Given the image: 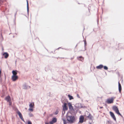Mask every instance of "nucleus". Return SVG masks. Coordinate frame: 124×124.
<instances>
[{
	"mask_svg": "<svg viewBox=\"0 0 124 124\" xmlns=\"http://www.w3.org/2000/svg\"><path fill=\"white\" fill-rule=\"evenodd\" d=\"M67 124V123H65V124Z\"/></svg>",
	"mask_w": 124,
	"mask_h": 124,
	"instance_id": "34",
	"label": "nucleus"
},
{
	"mask_svg": "<svg viewBox=\"0 0 124 124\" xmlns=\"http://www.w3.org/2000/svg\"><path fill=\"white\" fill-rule=\"evenodd\" d=\"M57 119L55 117L52 119V120L49 122L50 124H53L57 122Z\"/></svg>",
	"mask_w": 124,
	"mask_h": 124,
	"instance_id": "5",
	"label": "nucleus"
},
{
	"mask_svg": "<svg viewBox=\"0 0 124 124\" xmlns=\"http://www.w3.org/2000/svg\"><path fill=\"white\" fill-rule=\"evenodd\" d=\"M78 59L79 60L82 61L83 60L84 58L82 56H79L77 57Z\"/></svg>",
	"mask_w": 124,
	"mask_h": 124,
	"instance_id": "17",
	"label": "nucleus"
},
{
	"mask_svg": "<svg viewBox=\"0 0 124 124\" xmlns=\"http://www.w3.org/2000/svg\"><path fill=\"white\" fill-rule=\"evenodd\" d=\"M118 89L119 92L120 93L121 90L122 88L121 85L119 82H118Z\"/></svg>",
	"mask_w": 124,
	"mask_h": 124,
	"instance_id": "15",
	"label": "nucleus"
},
{
	"mask_svg": "<svg viewBox=\"0 0 124 124\" xmlns=\"http://www.w3.org/2000/svg\"><path fill=\"white\" fill-rule=\"evenodd\" d=\"M1 70H0V82L1 81V78L0 75L1 74Z\"/></svg>",
	"mask_w": 124,
	"mask_h": 124,
	"instance_id": "25",
	"label": "nucleus"
},
{
	"mask_svg": "<svg viewBox=\"0 0 124 124\" xmlns=\"http://www.w3.org/2000/svg\"><path fill=\"white\" fill-rule=\"evenodd\" d=\"M29 116L30 117H32L33 116V115L31 113H30L29 114Z\"/></svg>",
	"mask_w": 124,
	"mask_h": 124,
	"instance_id": "22",
	"label": "nucleus"
},
{
	"mask_svg": "<svg viewBox=\"0 0 124 124\" xmlns=\"http://www.w3.org/2000/svg\"><path fill=\"white\" fill-rule=\"evenodd\" d=\"M113 109L117 114L121 116V114L119 112L118 109L117 107L115 106H114L113 107Z\"/></svg>",
	"mask_w": 124,
	"mask_h": 124,
	"instance_id": "2",
	"label": "nucleus"
},
{
	"mask_svg": "<svg viewBox=\"0 0 124 124\" xmlns=\"http://www.w3.org/2000/svg\"><path fill=\"white\" fill-rule=\"evenodd\" d=\"M67 104V103H64V105L63 106V110L64 111L67 110L68 109V108L66 106Z\"/></svg>",
	"mask_w": 124,
	"mask_h": 124,
	"instance_id": "9",
	"label": "nucleus"
},
{
	"mask_svg": "<svg viewBox=\"0 0 124 124\" xmlns=\"http://www.w3.org/2000/svg\"><path fill=\"white\" fill-rule=\"evenodd\" d=\"M115 97H112L111 98L108 99L106 102L108 104H111L113 103L114 99L115 98Z\"/></svg>",
	"mask_w": 124,
	"mask_h": 124,
	"instance_id": "4",
	"label": "nucleus"
},
{
	"mask_svg": "<svg viewBox=\"0 0 124 124\" xmlns=\"http://www.w3.org/2000/svg\"><path fill=\"white\" fill-rule=\"evenodd\" d=\"M1 37L2 39V36H1Z\"/></svg>",
	"mask_w": 124,
	"mask_h": 124,
	"instance_id": "32",
	"label": "nucleus"
},
{
	"mask_svg": "<svg viewBox=\"0 0 124 124\" xmlns=\"http://www.w3.org/2000/svg\"><path fill=\"white\" fill-rule=\"evenodd\" d=\"M104 69L105 70H107L108 69V68L106 66H103Z\"/></svg>",
	"mask_w": 124,
	"mask_h": 124,
	"instance_id": "23",
	"label": "nucleus"
},
{
	"mask_svg": "<svg viewBox=\"0 0 124 124\" xmlns=\"http://www.w3.org/2000/svg\"><path fill=\"white\" fill-rule=\"evenodd\" d=\"M100 108H102V107H101Z\"/></svg>",
	"mask_w": 124,
	"mask_h": 124,
	"instance_id": "33",
	"label": "nucleus"
},
{
	"mask_svg": "<svg viewBox=\"0 0 124 124\" xmlns=\"http://www.w3.org/2000/svg\"><path fill=\"white\" fill-rule=\"evenodd\" d=\"M27 11L28 13L29 12V6H28V0H27Z\"/></svg>",
	"mask_w": 124,
	"mask_h": 124,
	"instance_id": "20",
	"label": "nucleus"
},
{
	"mask_svg": "<svg viewBox=\"0 0 124 124\" xmlns=\"http://www.w3.org/2000/svg\"><path fill=\"white\" fill-rule=\"evenodd\" d=\"M28 124H32L31 122L29 121L28 122Z\"/></svg>",
	"mask_w": 124,
	"mask_h": 124,
	"instance_id": "27",
	"label": "nucleus"
},
{
	"mask_svg": "<svg viewBox=\"0 0 124 124\" xmlns=\"http://www.w3.org/2000/svg\"><path fill=\"white\" fill-rule=\"evenodd\" d=\"M45 124H49L48 123L46 122L45 123Z\"/></svg>",
	"mask_w": 124,
	"mask_h": 124,
	"instance_id": "31",
	"label": "nucleus"
},
{
	"mask_svg": "<svg viewBox=\"0 0 124 124\" xmlns=\"http://www.w3.org/2000/svg\"><path fill=\"white\" fill-rule=\"evenodd\" d=\"M84 42H85V46L86 45V41L85 40V41Z\"/></svg>",
	"mask_w": 124,
	"mask_h": 124,
	"instance_id": "29",
	"label": "nucleus"
},
{
	"mask_svg": "<svg viewBox=\"0 0 124 124\" xmlns=\"http://www.w3.org/2000/svg\"><path fill=\"white\" fill-rule=\"evenodd\" d=\"M67 114L66 115V117L67 121L70 123H73L75 121V117L72 116H69Z\"/></svg>",
	"mask_w": 124,
	"mask_h": 124,
	"instance_id": "1",
	"label": "nucleus"
},
{
	"mask_svg": "<svg viewBox=\"0 0 124 124\" xmlns=\"http://www.w3.org/2000/svg\"><path fill=\"white\" fill-rule=\"evenodd\" d=\"M88 117L90 119H92V116L90 113L89 114V115L88 116Z\"/></svg>",
	"mask_w": 124,
	"mask_h": 124,
	"instance_id": "21",
	"label": "nucleus"
},
{
	"mask_svg": "<svg viewBox=\"0 0 124 124\" xmlns=\"http://www.w3.org/2000/svg\"><path fill=\"white\" fill-rule=\"evenodd\" d=\"M23 88L24 89H28L30 88V86L26 84H24L23 85Z\"/></svg>",
	"mask_w": 124,
	"mask_h": 124,
	"instance_id": "6",
	"label": "nucleus"
},
{
	"mask_svg": "<svg viewBox=\"0 0 124 124\" xmlns=\"http://www.w3.org/2000/svg\"><path fill=\"white\" fill-rule=\"evenodd\" d=\"M12 73L13 74L12 76H17V73L16 70H13L12 71Z\"/></svg>",
	"mask_w": 124,
	"mask_h": 124,
	"instance_id": "18",
	"label": "nucleus"
},
{
	"mask_svg": "<svg viewBox=\"0 0 124 124\" xmlns=\"http://www.w3.org/2000/svg\"><path fill=\"white\" fill-rule=\"evenodd\" d=\"M9 102V105H11V101H8Z\"/></svg>",
	"mask_w": 124,
	"mask_h": 124,
	"instance_id": "28",
	"label": "nucleus"
},
{
	"mask_svg": "<svg viewBox=\"0 0 124 124\" xmlns=\"http://www.w3.org/2000/svg\"><path fill=\"white\" fill-rule=\"evenodd\" d=\"M3 55L4 56L5 58H7L9 56L7 52L4 53Z\"/></svg>",
	"mask_w": 124,
	"mask_h": 124,
	"instance_id": "13",
	"label": "nucleus"
},
{
	"mask_svg": "<svg viewBox=\"0 0 124 124\" xmlns=\"http://www.w3.org/2000/svg\"><path fill=\"white\" fill-rule=\"evenodd\" d=\"M110 114L111 117L115 121L116 120V118L114 114L111 112H110Z\"/></svg>",
	"mask_w": 124,
	"mask_h": 124,
	"instance_id": "10",
	"label": "nucleus"
},
{
	"mask_svg": "<svg viewBox=\"0 0 124 124\" xmlns=\"http://www.w3.org/2000/svg\"><path fill=\"white\" fill-rule=\"evenodd\" d=\"M58 113V110H56L55 112V114L57 115V114Z\"/></svg>",
	"mask_w": 124,
	"mask_h": 124,
	"instance_id": "24",
	"label": "nucleus"
},
{
	"mask_svg": "<svg viewBox=\"0 0 124 124\" xmlns=\"http://www.w3.org/2000/svg\"><path fill=\"white\" fill-rule=\"evenodd\" d=\"M84 117L82 116H81L79 118V122L81 123H82L83 122Z\"/></svg>",
	"mask_w": 124,
	"mask_h": 124,
	"instance_id": "11",
	"label": "nucleus"
},
{
	"mask_svg": "<svg viewBox=\"0 0 124 124\" xmlns=\"http://www.w3.org/2000/svg\"><path fill=\"white\" fill-rule=\"evenodd\" d=\"M29 110L31 111H33V108L34 106V102L30 103L29 105Z\"/></svg>",
	"mask_w": 124,
	"mask_h": 124,
	"instance_id": "3",
	"label": "nucleus"
},
{
	"mask_svg": "<svg viewBox=\"0 0 124 124\" xmlns=\"http://www.w3.org/2000/svg\"><path fill=\"white\" fill-rule=\"evenodd\" d=\"M18 78V77L17 76H12V79L13 81H15Z\"/></svg>",
	"mask_w": 124,
	"mask_h": 124,
	"instance_id": "8",
	"label": "nucleus"
},
{
	"mask_svg": "<svg viewBox=\"0 0 124 124\" xmlns=\"http://www.w3.org/2000/svg\"><path fill=\"white\" fill-rule=\"evenodd\" d=\"M65 111L64 110V111H63V112H62V114H63V113H64V114L65 113Z\"/></svg>",
	"mask_w": 124,
	"mask_h": 124,
	"instance_id": "30",
	"label": "nucleus"
},
{
	"mask_svg": "<svg viewBox=\"0 0 124 124\" xmlns=\"http://www.w3.org/2000/svg\"><path fill=\"white\" fill-rule=\"evenodd\" d=\"M68 96L70 100L73 99V97L72 96H71L69 94L68 95Z\"/></svg>",
	"mask_w": 124,
	"mask_h": 124,
	"instance_id": "19",
	"label": "nucleus"
},
{
	"mask_svg": "<svg viewBox=\"0 0 124 124\" xmlns=\"http://www.w3.org/2000/svg\"><path fill=\"white\" fill-rule=\"evenodd\" d=\"M17 113L18 114V115L20 118L24 122V119L23 118L22 116L21 113L19 111H18L17 112Z\"/></svg>",
	"mask_w": 124,
	"mask_h": 124,
	"instance_id": "7",
	"label": "nucleus"
},
{
	"mask_svg": "<svg viewBox=\"0 0 124 124\" xmlns=\"http://www.w3.org/2000/svg\"><path fill=\"white\" fill-rule=\"evenodd\" d=\"M68 104L69 107V108L70 110H71L73 109V107L71 103L69 102L68 103Z\"/></svg>",
	"mask_w": 124,
	"mask_h": 124,
	"instance_id": "12",
	"label": "nucleus"
},
{
	"mask_svg": "<svg viewBox=\"0 0 124 124\" xmlns=\"http://www.w3.org/2000/svg\"><path fill=\"white\" fill-rule=\"evenodd\" d=\"M63 123H64V124H65V123H66V121L64 119H63Z\"/></svg>",
	"mask_w": 124,
	"mask_h": 124,
	"instance_id": "26",
	"label": "nucleus"
},
{
	"mask_svg": "<svg viewBox=\"0 0 124 124\" xmlns=\"http://www.w3.org/2000/svg\"><path fill=\"white\" fill-rule=\"evenodd\" d=\"M103 67V66L102 64H101L98 66L96 67V68L98 69H101Z\"/></svg>",
	"mask_w": 124,
	"mask_h": 124,
	"instance_id": "14",
	"label": "nucleus"
},
{
	"mask_svg": "<svg viewBox=\"0 0 124 124\" xmlns=\"http://www.w3.org/2000/svg\"><path fill=\"white\" fill-rule=\"evenodd\" d=\"M5 100L8 102L10 101L11 99L10 97L9 96H8L6 97L5 98Z\"/></svg>",
	"mask_w": 124,
	"mask_h": 124,
	"instance_id": "16",
	"label": "nucleus"
}]
</instances>
